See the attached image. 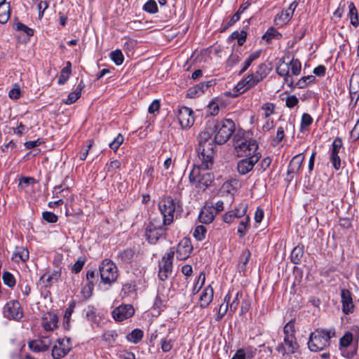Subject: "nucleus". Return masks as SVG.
<instances>
[{"mask_svg":"<svg viewBox=\"0 0 359 359\" xmlns=\"http://www.w3.org/2000/svg\"><path fill=\"white\" fill-rule=\"evenodd\" d=\"M135 309L130 304H122L114 309L113 317L116 321H123L133 316Z\"/></svg>","mask_w":359,"mask_h":359,"instance_id":"obj_16","label":"nucleus"},{"mask_svg":"<svg viewBox=\"0 0 359 359\" xmlns=\"http://www.w3.org/2000/svg\"><path fill=\"white\" fill-rule=\"evenodd\" d=\"M215 132L214 141L217 144H223L227 142L235 130V123L231 119L217 121L213 127Z\"/></svg>","mask_w":359,"mask_h":359,"instance_id":"obj_4","label":"nucleus"},{"mask_svg":"<svg viewBox=\"0 0 359 359\" xmlns=\"http://www.w3.org/2000/svg\"><path fill=\"white\" fill-rule=\"evenodd\" d=\"M250 218L247 217L245 220L241 221L239 223L238 228V233L240 234V237H243L246 233L247 226L249 224Z\"/></svg>","mask_w":359,"mask_h":359,"instance_id":"obj_55","label":"nucleus"},{"mask_svg":"<svg viewBox=\"0 0 359 359\" xmlns=\"http://www.w3.org/2000/svg\"><path fill=\"white\" fill-rule=\"evenodd\" d=\"M231 300V294L229 292L224 297V302L219 306L218 311L226 315L229 309V303Z\"/></svg>","mask_w":359,"mask_h":359,"instance_id":"obj_56","label":"nucleus"},{"mask_svg":"<svg viewBox=\"0 0 359 359\" xmlns=\"http://www.w3.org/2000/svg\"><path fill=\"white\" fill-rule=\"evenodd\" d=\"M349 90L351 95L359 96V74H353L349 81Z\"/></svg>","mask_w":359,"mask_h":359,"instance_id":"obj_32","label":"nucleus"},{"mask_svg":"<svg viewBox=\"0 0 359 359\" xmlns=\"http://www.w3.org/2000/svg\"><path fill=\"white\" fill-rule=\"evenodd\" d=\"M10 18V4L6 3L0 4V23H6Z\"/></svg>","mask_w":359,"mask_h":359,"instance_id":"obj_33","label":"nucleus"},{"mask_svg":"<svg viewBox=\"0 0 359 359\" xmlns=\"http://www.w3.org/2000/svg\"><path fill=\"white\" fill-rule=\"evenodd\" d=\"M299 103V100L295 95L288 96L285 100V105L288 108H293Z\"/></svg>","mask_w":359,"mask_h":359,"instance_id":"obj_64","label":"nucleus"},{"mask_svg":"<svg viewBox=\"0 0 359 359\" xmlns=\"http://www.w3.org/2000/svg\"><path fill=\"white\" fill-rule=\"evenodd\" d=\"M341 147V140L340 138L334 139L332 143V148L330 154V161L332 163L333 167L336 170H339L341 167V160L338 154Z\"/></svg>","mask_w":359,"mask_h":359,"instance_id":"obj_19","label":"nucleus"},{"mask_svg":"<svg viewBox=\"0 0 359 359\" xmlns=\"http://www.w3.org/2000/svg\"><path fill=\"white\" fill-rule=\"evenodd\" d=\"M276 70L278 75L284 76V80L286 83H287L291 86H292L293 81L292 79H290L289 76L290 65L289 63L285 62L283 58L280 60Z\"/></svg>","mask_w":359,"mask_h":359,"instance_id":"obj_21","label":"nucleus"},{"mask_svg":"<svg viewBox=\"0 0 359 359\" xmlns=\"http://www.w3.org/2000/svg\"><path fill=\"white\" fill-rule=\"evenodd\" d=\"M3 281L5 285L9 287H13L15 285V279L14 276L8 271H5L2 276Z\"/></svg>","mask_w":359,"mask_h":359,"instance_id":"obj_47","label":"nucleus"},{"mask_svg":"<svg viewBox=\"0 0 359 359\" xmlns=\"http://www.w3.org/2000/svg\"><path fill=\"white\" fill-rule=\"evenodd\" d=\"M110 57L116 65H121L124 60L123 55L120 50L111 52Z\"/></svg>","mask_w":359,"mask_h":359,"instance_id":"obj_41","label":"nucleus"},{"mask_svg":"<svg viewBox=\"0 0 359 359\" xmlns=\"http://www.w3.org/2000/svg\"><path fill=\"white\" fill-rule=\"evenodd\" d=\"M29 259V251L24 247H16L13 253L12 259L15 262H25Z\"/></svg>","mask_w":359,"mask_h":359,"instance_id":"obj_24","label":"nucleus"},{"mask_svg":"<svg viewBox=\"0 0 359 359\" xmlns=\"http://www.w3.org/2000/svg\"><path fill=\"white\" fill-rule=\"evenodd\" d=\"M144 10L150 13H156L158 11L157 4L155 1H148L143 7Z\"/></svg>","mask_w":359,"mask_h":359,"instance_id":"obj_52","label":"nucleus"},{"mask_svg":"<svg viewBox=\"0 0 359 359\" xmlns=\"http://www.w3.org/2000/svg\"><path fill=\"white\" fill-rule=\"evenodd\" d=\"M206 228L203 225H198L194 231V238L199 241H203L205 238Z\"/></svg>","mask_w":359,"mask_h":359,"instance_id":"obj_43","label":"nucleus"},{"mask_svg":"<svg viewBox=\"0 0 359 359\" xmlns=\"http://www.w3.org/2000/svg\"><path fill=\"white\" fill-rule=\"evenodd\" d=\"M260 55L259 51H255L250 54L249 57L245 60L244 62V66L240 71V74H243L244 72H245L248 68L251 65L252 62L257 60Z\"/></svg>","mask_w":359,"mask_h":359,"instance_id":"obj_38","label":"nucleus"},{"mask_svg":"<svg viewBox=\"0 0 359 359\" xmlns=\"http://www.w3.org/2000/svg\"><path fill=\"white\" fill-rule=\"evenodd\" d=\"M194 111L187 107H182L178 109L177 117L181 127L184 129L190 128L194 122Z\"/></svg>","mask_w":359,"mask_h":359,"instance_id":"obj_14","label":"nucleus"},{"mask_svg":"<svg viewBox=\"0 0 359 359\" xmlns=\"http://www.w3.org/2000/svg\"><path fill=\"white\" fill-rule=\"evenodd\" d=\"M4 316L8 319L19 320L23 316V312L19 302L11 300L4 307Z\"/></svg>","mask_w":359,"mask_h":359,"instance_id":"obj_11","label":"nucleus"},{"mask_svg":"<svg viewBox=\"0 0 359 359\" xmlns=\"http://www.w3.org/2000/svg\"><path fill=\"white\" fill-rule=\"evenodd\" d=\"M57 344H55L52 349V356L55 359L65 357L72 349L71 339H59Z\"/></svg>","mask_w":359,"mask_h":359,"instance_id":"obj_12","label":"nucleus"},{"mask_svg":"<svg viewBox=\"0 0 359 359\" xmlns=\"http://www.w3.org/2000/svg\"><path fill=\"white\" fill-rule=\"evenodd\" d=\"M175 255V249L172 248L166 252L162 259L158 262V278L165 281L172 273V261Z\"/></svg>","mask_w":359,"mask_h":359,"instance_id":"obj_8","label":"nucleus"},{"mask_svg":"<svg viewBox=\"0 0 359 359\" xmlns=\"http://www.w3.org/2000/svg\"><path fill=\"white\" fill-rule=\"evenodd\" d=\"M353 334L346 332L339 339V350L341 355L348 359L353 358L357 353V346H352Z\"/></svg>","mask_w":359,"mask_h":359,"instance_id":"obj_10","label":"nucleus"},{"mask_svg":"<svg viewBox=\"0 0 359 359\" xmlns=\"http://www.w3.org/2000/svg\"><path fill=\"white\" fill-rule=\"evenodd\" d=\"M13 28L16 31H21L26 34L27 37H30L34 34V30L20 22H15Z\"/></svg>","mask_w":359,"mask_h":359,"instance_id":"obj_37","label":"nucleus"},{"mask_svg":"<svg viewBox=\"0 0 359 359\" xmlns=\"http://www.w3.org/2000/svg\"><path fill=\"white\" fill-rule=\"evenodd\" d=\"M245 84L247 86V88L250 89L257 85L261 81L256 77L253 74L248 75L245 78Z\"/></svg>","mask_w":359,"mask_h":359,"instance_id":"obj_50","label":"nucleus"},{"mask_svg":"<svg viewBox=\"0 0 359 359\" xmlns=\"http://www.w3.org/2000/svg\"><path fill=\"white\" fill-rule=\"evenodd\" d=\"M217 215V211L211 207H204L200 212L199 220L204 224L211 223Z\"/></svg>","mask_w":359,"mask_h":359,"instance_id":"obj_22","label":"nucleus"},{"mask_svg":"<svg viewBox=\"0 0 359 359\" xmlns=\"http://www.w3.org/2000/svg\"><path fill=\"white\" fill-rule=\"evenodd\" d=\"M292 18V13L288 10H283L278 13L274 19L275 24L278 26H283L286 24Z\"/></svg>","mask_w":359,"mask_h":359,"instance_id":"obj_27","label":"nucleus"},{"mask_svg":"<svg viewBox=\"0 0 359 359\" xmlns=\"http://www.w3.org/2000/svg\"><path fill=\"white\" fill-rule=\"evenodd\" d=\"M117 337V334L115 331L111 330V331H107L103 333L102 335V338L104 341L107 342L109 344H111L114 343L116 340V338Z\"/></svg>","mask_w":359,"mask_h":359,"instance_id":"obj_48","label":"nucleus"},{"mask_svg":"<svg viewBox=\"0 0 359 359\" xmlns=\"http://www.w3.org/2000/svg\"><path fill=\"white\" fill-rule=\"evenodd\" d=\"M212 168H205L201 161V164L198 166H194L191 171L189 178V182L195 186L196 188L205 190L208 188L213 182V175L208 172V170Z\"/></svg>","mask_w":359,"mask_h":359,"instance_id":"obj_3","label":"nucleus"},{"mask_svg":"<svg viewBox=\"0 0 359 359\" xmlns=\"http://www.w3.org/2000/svg\"><path fill=\"white\" fill-rule=\"evenodd\" d=\"M165 226H166L165 224L162 222L159 217L153 218L151 220L145 231V236L149 243L154 244L158 241L166 229L164 228Z\"/></svg>","mask_w":359,"mask_h":359,"instance_id":"obj_7","label":"nucleus"},{"mask_svg":"<svg viewBox=\"0 0 359 359\" xmlns=\"http://www.w3.org/2000/svg\"><path fill=\"white\" fill-rule=\"evenodd\" d=\"M213 289L209 285L205 287L200 297V306L202 308L208 306L213 298Z\"/></svg>","mask_w":359,"mask_h":359,"instance_id":"obj_25","label":"nucleus"},{"mask_svg":"<svg viewBox=\"0 0 359 359\" xmlns=\"http://www.w3.org/2000/svg\"><path fill=\"white\" fill-rule=\"evenodd\" d=\"M46 276V274H43L41 277L40 280H42L44 283V286L46 287H48L58 280V278L61 276V270L59 269V270L53 271L52 272V273L47 277L46 280H44Z\"/></svg>","mask_w":359,"mask_h":359,"instance_id":"obj_28","label":"nucleus"},{"mask_svg":"<svg viewBox=\"0 0 359 359\" xmlns=\"http://www.w3.org/2000/svg\"><path fill=\"white\" fill-rule=\"evenodd\" d=\"M248 90L245 84V79L238 83V84L233 89V92L229 91L226 93L227 95L232 97H236L239 94L243 93Z\"/></svg>","mask_w":359,"mask_h":359,"instance_id":"obj_31","label":"nucleus"},{"mask_svg":"<svg viewBox=\"0 0 359 359\" xmlns=\"http://www.w3.org/2000/svg\"><path fill=\"white\" fill-rule=\"evenodd\" d=\"M84 264H85V259H83L82 257H79L72 266V272H74L75 273H79L81 271Z\"/></svg>","mask_w":359,"mask_h":359,"instance_id":"obj_61","label":"nucleus"},{"mask_svg":"<svg viewBox=\"0 0 359 359\" xmlns=\"http://www.w3.org/2000/svg\"><path fill=\"white\" fill-rule=\"evenodd\" d=\"M299 348V344L295 336L284 337L283 343H280L276 347V351L283 356L286 354L295 353Z\"/></svg>","mask_w":359,"mask_h":359,"instance_id":"obj_13","label":"nucleus"},{"mask_svg":"<svg viewBox=\"0 0 359 359\" xmlns=\"http://www.w3.org/2000/svg\"><path fill=\"white\" fill-rule=\"evenodd\" d=\"M341 299L343 313L345 314L353 313L354 309V304L351 292L347 289L341 290Z\"/></svg>","mask_w":359,"mask_h":359,"instance_id":"obj_18","label":"nucleus"},{"mask_svg":"<svg viewBox=\"0 0 359 359\" xmlns=\"http://www.w3.org/2000/svg\"><path fill=\"white\" fill-rule=\"evenodd\" d=\"M158 210L162 216V222L165 225H170L173 222L175 202L172 197L167 196L161 199L158 203Z\"/></svg>","mask_w":359,"mask_h":359,"instance_id":"obj_6","label":"nucleus"},{"mask_svg":"<svg viewBox=\"0 0 359 359\" xmlns=\"http://www.w3.org/2000/svg\"><path fill=\"white\" fill-rule=\"evenodd\" d=\"M85 87V84L82 80L80 81L79 83L76 88L74 91L70 93L68 96L67 99L64 102L66 104H72L74 103L80 97L81 95V90Z\"/></svg>","mask_w":359,"mask_h":359,"instance_id":"obj_26","label":"nucleus"},{"mask_svg":"<svg viewBox=\"0 0 359 359\" xmlns=\"http://www.w3.org/2000/svg\"><path fill=\"white\" fill-rule=\"evenodd\" d=\"M101 281L110 285L118 277V269L116 264L109 259L102 261L99 266Z\"/></svg>","mask_w":359,"mask_h":359,"instance_id":"obj_5","label":"nucleus"},{"mask_svg":"<svg viewBox=\"0 0 359 359\" xmlns=\"http://www.w3.org/2000/svg\"><path fill=\"white\" fill-rule=\"evenodd\" d=\"M70 74H71V73L68 72V69L65 70L62 69L60 72V77H59L57 83L60 85L65 84L67 81Z\"/></svg>","mask_w":359,"mask_h":359,"instance_id":"obj_63","label":"nucleus"},{"mask_svg":"<svg viewBox=\"0 0 359 359\" xmlns=\"http://www.w3.org/2000/svg\"><path fill=\"white\" fill-rule=\"evenodd\" d=\"M124 137L119 133L117 137L109 144V147L116 151L123 142Z\"/></svg>","mask_w":359,"mask_h":359,"instance_id":"obj_53","label":"nucleus"},{"mask_svg":"<svg viewBox=\"0 0 359 359\" xmlns=\"http://www.w3.org/2000/svg\"><path fill=\"white\" fill-rule=\"evenodd\" d=\"M29 348L34 352H43L48 348L43 341L41 340H34L29 343Z\"/></svg>","mask_w":359,"mask_h":359,"instance_id":"obj_35","label":"nucleus"},{"mask_svg":"<svg viewBox=\"0 0 359 359\" xmlns=\"http://www.w3.org/2000/svg\"><path fill=\"white\" fill-rule=\"evenodd\" d=\"M120 167L121 162L116 160L111 161L109 164H107V172H110L111 175H114L115 170L118 169Z\"/></svg>","mask_w":359,"mask_h":359,"instance_id":"obj_60","label":"nucleus"},{"mask_svg":"<svg viewBox=\"0 0 359 359\" xmlns=\"http://www.w3.org/2000/svg\"><path fill=\"white\" fill-rule=\"evenodd\" d=\"M43 219L49 223H55L57 221V216L51 212H44Z\"/></svg>","mask_w":359,"mask_h":359,"instance_id":"obj_62","label":"nucleus"},{"mask_svg":"<svg viewBox=\"0 0 359 359\" xmlns=\"http://www.w3.org/2000/svg\"><path fill=\"white\" fill-rule=\"evenodd\" d=\"M313 122L312 117L306 113L303 114L302 116V121H301V128L302 129L309 126Z\"/></svg>","mask_w":359,"mask_h":359,"instance_id":"obj_58","label":"nucleus"},{"mask_svg":"<svg viewBox=\"0 0 359 359\" xmlns=\"http://www.w3.org/2000/svg\"><path fill=\"white\" fill-rule=\"evenodd\" d=\"M304 160V155L303 154H299L294 156L290 162L287 174L297 172L301 168Z\"/></svg>","mask_w":359,"mask_h":359,"instance_id":"obj_23","label":"nucleus"},{"mask_svg":"<svg viewBox=\"0 0 359 359\" xmlns=\"http://www.w3.org/2000/svg\"><path fill=\"white\" fill-rule=\"evenodd\" d=\"M230 37L232 39H237L238 46H243L247 38V32L244 30L241 32L235 31L231 34Z\"/></svg>","mask_w":359,"mask_h":359,"instance_id":"obj_39","label":"nucleus"},{"mask_svg":"<svg viewBox=\"0 0 359 359\" xmlns=\"http://www.w3.org/2000/svg\"><path fill=\"white\" fill-rule=\"evenodd\" d=\"M290 69L293 75H299L301 72V63L298 60L292 59L290 62Z\"/></svg>","mask_w":359,"mask_h":359,"instance_id":"obj_49","label":"nucleus"},{"mask_svg":"<svg viewBox=\"0 0 359 359\" xmlns=\"http://www.w3.org/2000/svg\"><path fill=\"white\" fill-rule=\"evenodd\" d=\"M248 206L245 204H241L239 209H236L234 210H232V213L233 215V217L235 218H239L243 217L246 211H247Z\"/></svg>","mask_w":359,"mask_h":359,"instance_id":"obj_59","label":"nucleus"},{"mask_svg":"<svg viewBox=\"0 0 359 359\" xmlns=\"http://www.w3.org/2000/svg\"><path fill=\"white\" fill-rule=\"evenodd\" d=\"M98 273L95 271H88L86 273V279L88 284L86 287L82 290V293L86 298L91 296L93 286L97 281Z\"/></svg>","mask_w":359,"mask_h":359,"instance_id":"obj_20","label":"nucleus"},{"mask_svg":"<svg viewBox=\"0 0 359 359\" xmlns=\"http://www.w3.org/2000/svg\"><path fill=\"white\" fill-rule=\"evenodd\" d=\"M193 248L189 239L184 238L177 245L176 249L177 258L180 260L187 259Z\"/></svg>","mask_w":359,"mask_h":359,"instance_id":"obj_17","label":"nucleus"},{"mask_svg":"<svg viewBox=\"0 0 359 359\" xmlns=\"http://www.w3.org/2000/svg\"><path fill=\"white\" fill-rule=\"evenodd\" d=\"M271 70V67L269 64L262 63L253 74L260 81H262L270 73Z\"/></svg>","mask_w":359,"mask_h":359,"instance_id":"obj_29","label":"nucleus"},{"mask_svg":"<svg viewBox=\"0 0 359 359\" xmlns=\"http://www.w3.org/2000/svg\"><path fill=\"white\" fill-rule=\"evenodd\" d=\"M219 104L214 100L211 101L208 106V114L211 116H215L219 113Z\"/></svg>","mask_w":359,"mask_h":359,"instance_id":"obj_54","label":"nucleus"},{"mask_svg":"<svg viewBox=\"0 0 359 359\" xmlns=\"http://www.w3.org/2000/svg\"><path fill=\"white\" fill-rule=\"evenodd\" d=\"M335 337V330L318 328L311 332L308 342V346L311 351H322L330 346V339Z\"/></svg>","mask_w":359,"mask_h":359,"instance_id":"obj_2","label":"nucleus"},{"mask_svg":"<svg viewBox=\"0 0 359 359\" xmlns=\"http://www.w3.org/2000/svg\"><path fill=\"white\" fill-rule=\"evenodd\" d=\"M49 321L43 323V327L46 330H53L54 328L57 327V324L58 322V318L56 315L49 314Z\"/></svg>","mask_w":359,"mask_h":359,"instance_id":"obj_40","label":"nucleus"},{"mask_svg":"<svg viewBox=\"0 0 359 359\" xmlns=\"http://www.w3.org/2000/svg\"><path fill=\"white\" fill-rule=\"evenodd\" d=\"M251 253L249 250H245L243 252L241 256V262L238 264V267L241 271H245V266L249 261V259L250 257Z\"/></svg>","mask_w":359,"mask_h":359,"instance_id":"obj_45","label":"nucleus"},{"mask_svg":"<svg viewBox=\"0 0 359 359\" xmlns=\"http://www.w3.org/2000/svg\"><path fill=\"white\" fill-rule=\"evenodd\" d=\"M134 252L131 249H126L119 253V257L125 262H129L133 258Z\"/></svg>","mask_w":359,"mask_h":359,"instance_id":"obj_51","label":"nucleus"},{"mask_svg":"<svg viewBox=\"0 0 359 359\" xmlns=\"http://www.w3.org/2000/svg\"><path fill=\"white\" fill-rule=\"evenodd\" d=\"M261 158V154L252 155L249 158L242 159L237 164L238 172L241 175H245L252 170L255 163Z\"/></svg>","mask_w":359,"mask_h":359,"instance_id":"obj_15","label":"nucleus"},{"mask_svg":"<svg viewBox=\"0 0 359 359\" xmlns=\"http://www.w3.org/2000/svg\"><path fill=\"white\" fill-rule=\"evenodd\" d=\"M212 133L209 130L202 131L198 136V145L196 151L203 166L212 168L214 164V141L211 139Z\"/></svg>","mask_w":359,"mask_h":359,"instance_id":"obj_1","label":"nucleus"},{"mask_svg":"<svg viewBox=\"0 0 359 359\" xmlns=\"http://www.w3.org/2000/svg\"><path fill=\"white\" fill-rule=\"evenodd\" d=\"M348 16L351 20V24L355 27H358L359 25V18L358 11L353 2H351L348 5Z\"/></svg>","mask_w":359,"mask_h":359,"instance_id":"obj_30","label":"nucleus"},{"mask_svg":"<svg viewBox=\"0 0 359 359\" xmlns=\"http://www.w3.org/2000/svg\"><path fill=\"white\" fill-rule=\"evenodd\" d=\"M280 36L281 34L278 33L276 29H275L273 27H270L263 35L262 39L266 40L267 42H269L271 39L273 38L279 39Z\"/></svg>","mask_w":359,"mask_h":359,"instance_id":"obj_44","label":"nucleus"},{"mask_svg":"<svg viewBox=\"0 0 359 359\" xmlns=\"http://www.w3.org/2000/svg\"><path fill=\"white\" fill-rule=\"evenodd\" d=\"M284 337L295 336L294 320H291L283 327Z\"/></svg>","mask_w":359,"mask_h":359,"instance_id":"obj_42","label":"nucleus"},{"mask_svg":"<svg viewBox=\"0 0 359 359\" xmlns=\"http://www.w3.org/2000/svg\"><path fill=\"white\" fill-rule=\"evenodd\" d=\"M304 255V248L303 246H296L291 252V261L294 264H299Z\"/></svg>","mask_w":359,"mask_h":359,"instance_id":"obj_34","label":"nucleus"},{"mask_svg":"<svg viewBox=\"0 0 359 359\" xmlns=\"http://www.w3.org/2000/svg\"><path fill=\"white\" fill-rule=\"evenodd\" d=\"M316 77L313 75H309L302 77L296 83L299 88H304L307 86L308 83H312L315 81Z\"/></svg>","mask_w":359,"mask_h":359,"instance_id":"obj_46","label":"nucleus"},{"mask_svg":"<svg viewBox=\"0 0 359 359\" xmlns=\"http://www.w3.org/2000/svg\"><path fill=\"white\" fill-rule=\"evenodd\" d=\"M143 337V332L141 330L135 329L133 330L128 336L127 339L129 341L134 344L138 343Z\"/></svg>","mask_w":359,"mask_h":359,"instance_id":"obj_36","label":"nucleus"},{"mask_svg":"<svg viewBox=\"0 0 359 359\" xmlns=\"http://www.w3.org/2000/svg\"><path fill=\"white\" fill-rule=\"evenodd\" d=\"M258 144L255 140H245L235 146V154L237 156L249 158L252 155L260 154L257 152Z\"/></svg>","mask_w":359,"mask_h":359,"instance_id":"obj_9","label":"nucleus"},{"mask_svg":"<svg viewBox=\"0 0 359 359\" xmlns=\"http://www.w3.org/2000/svg\"><path fill=\"white\" fill-rule=\"evenodd\" d=\"M239 296H241V294L237 292L233 300L229 304V313L232 315L236 312L238 309L239 304Z\"/></svg>","mask_w":359,"mask_h":359,"instance_id":"obj_57","label":"nucleus"}]
</instances>
